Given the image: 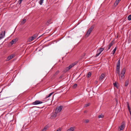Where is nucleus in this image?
<instances>
[{
	"instance_id": "obj_1",
	"label": "nucleus",
	"mask_w": 131,
	"mask_h": 131,
	"mask_svg": "<svg viewBox=\"0 0 131 131\" xmlns=\"http://www.w3.org/2000/svg\"><path fill=\"white\" fill-rule=\"evenodd\" d=\"M94 27V25H93L91 26L89 29L86 32V34L85 35V36L86 37H88L89 36L90 33L91 32L92 30L93 29Z\"/></svg>"
},
{
	"instance_id": "obj_2",
	"label": "nucleus",
	"mask_w": 131,
	"mask_h": 131,
	"mask_svg": "<svg viewBox=\"0 0 131 131\" xmlns=\"http://www.w3.org/2000/svg\"><path fill=\"white\" fill-rule=\"evenodd\" d=\"M44 101V100H43L42 101H40L38 100H36L34 102L32 103V104L34 105H36L41 104L43 102H43Z\"/></svg>"
},
{
	"instance_id": "obj_3",
	"label": "nucleus",
	"mask_w": 131,
	"mask_h": 131,
	"mask_svg": "<svg viewBox=\"0 0 131 131\" xmlns=\"http://www.w3.org/2000/svg\"><path fill=\"white\" fill-rule=\"evenodd\" d=\"M37 35L35 34L34 35L31 37H30L28 39V41L30 42L35 39L37 37Z\"/></svg>"
},
{
	"instance_id": "obj_4",
	"label": "nucleus",
	"mask_w": 131,
	"mask_h": 131,
	"mask_svg": "<svg viewBox=\"0 0 131 131\" xmlns=\"http://www.w3.org/2000/svg\"><path fill=\"white\" fill-rule=\"evenodd\" d=\"M125 126V123L124 122H123L122 123L121 125L118 128V130H123Z\"/></svg>"
},
{
	"instance_id": "obj_5",
	"label": "nucleus",
	"mask_w": 131,
	"mask_h": 131,
	"mask_svg": "<svg viewBox=\"0 0 131 131\" xmlns=\"http://www.w3.org/2000/svg\"><path fill=\"white\" fill-rule=\"evenodd\" d=\"M62 106H60L57 107L56 110L55 111L57 113L60 112L62 110Z\"/></svg>"
},
{
	"instance_id": "obj_6",
	"label": "nucleus",
	"mask_w": 131,
	"mask_h": 131,
	"mask_svg": "<svg viewBox=\"0 0 131 131\" xmlns=\"http://www.w3.org/2000/svg\"><path fill=\"white\" fill-rule=\"evenodd\" d=\"M5 31H2L1 33L0 34V40L3 38L5 36Z\"/></svg>"
},
{
	"instance_id": "obj_7",
	"label": "nucleus",
	"mask_w": 131,
	"mask_h": 131,
	"mask_svg": "<svg viewBox=\"0 0 131 131\" xmlns=\"http://www.w3.org/2000/svg\"><path fill=\"white\" fill-rule=\"evenodd\" d=\"M124 74L121 73V74H119V79L120 81L122 80L124 78Z\"/></svg>"
},
{
	"instance_id": "obj_8",
	"label": "nucleus",
	"mask_w": 131,
	"mask_h": 131,
	"mask_svg": "<svg viewBox=\"0 0 131 131\" xmlns=\"http://www.w3.org/2000/svg\"><path fill=\"white\" fill-rule=\"evenodd\" d=\"M77 63V62H75L70 65L68 67L69 68V69L70 70L71 69V68H72V67H73L75 65H76Z\"/></svg>"
},
{
	"instance_id": "obj_9",
	"label": "nucleus",
	"mask_w": 131,
	"mask_h": 131,
	"mask_svg": "<svg viewBox=\"0 0 131 131\" xmlns=\"http://www.w3.org/2000/svg\"><path fill=\"white\" fill-rule=\"evenodd\" d=\"M15 56V55L14 54H12L9 56H8L7 58V61H9L11 59L13 58Z\"/></svg>"
},
{
	"instance_id": "obj_10",
	"label": "nucleus",
	"mask_w": 131,
	"mask_h": 131,
	"mask_svg": "<svg viewBox=\"0 0 131 131\" xmlns=\"http://www.w3.org/2000/svg\"><path fill=\"white\" fill-rule=\"evenodd\" d=\"M57 112H55L53 113L51 116L52 118L55 117L57 116Z\"/></svg>"
},
{
	"instance_id": "obj_11",
	"label": "nucleus",
	"mask_w": 131,
	"mask_h": 131,
	"mask_svg": "<svg viewBox=\"0 0 131 131\" xmlns=\"http://www.w3.org/2000/svg\"><path fill=\"white\" fill-rule=\"evenodd\" d=\"M114 41H112L109 44L108 46V50L114 44Z\"/></svg>"
},
{
	"instance_id": "obj_12",
	"label": "nucleus",
	"mask_w": 131,
	"mask_h": 131,
	"mask_svg": "<svg viewBox=\"0 0 131 131\" xmlns=\"http://www.w3.org/2000/svg\"><path fill=\"white\" fill-rule=\"evenodd\" d=\"M102 52L100 51V50L97 49V54L96 55V57H97Z\"/></svg>"
},
{
	"instance_id": "obj_13",
	"label": "nucleus",
	"mask_w": 131,
	"mask_h": 131,
	"mask_svg": "<svg viewBox=\"0 0 131 131\" xmlns=\"http://www.w3.org/2000/svg\"><path fill=\"white\" fill-rule=\"evenodd\" d=\"M104 74L103 73L102 74H101L100 76V77L99 80L100 81L102 80V79L104 78Z\"/></svg>"
},
{
	"instance_id": "obj_14",
	"label": "nucleus",
	"mask_w": 131,
	"mask_h": 131,
	"mask_svg": "<svg viewBox=\"0 0 131 131\" xmlns=\"http://www.w3.org/2000/svg\"><path fill=\"white\" fill-rule=\"evenodd\" d=\"M75 128L74 127H71L69 129H68L67 131H73L74 129Z\"/></svg>"
},
{
	"instance_id": "obj_15",
	"label": "nucleus",
	"mask_w": 131,
	"mask_h": 131,
	"mask_svg": "<svg viewBox=\"0 0 131 131\" xmlns=\"http://www.w3.org/2000/svg\"><path fill=\"white\" fill-rule=\"evenodd\" d=\"M120 60H119L117 61V67H120Z\"/></svg>"
},
{
	"instance_id": "obj_16",
	"label": "nucleus",
	"mask_w": 131,
	"mask_h": 131,
	"mask_svg": "<svg viewBox=\"0 0 131 131\" xmlns=\"http://www.w3.org/2000/svg\"><path fill=\"white\" fill-rule=\"evenodd\" d=\"M26 21V19H24L21 22V24H24Z\"/></svg>"
},
{
	"instance_id": "obj_17",
	"label": "nucleus",
	"mask_w": 131,
	"mask_h": 131,
	"mask_svg": "<svg viewBox=\"0 0 131 131\" xmlns=\"http://www.w3.org/2000/svg\"><path fill=\"white\" fill-rule=\"evenodd\" d=\"M16 40V39H13L10 42V43L12 45L14 43H15Z\"/></svg>"
},
{
	"instance_id": "obj_18",
	"label": "nucleus",
	"mask_w": 131,
	"mask_h": 131,
	"mask_svg": "<svg viewBox=\"0 0 131 131\" xmlns=\"http://www.w3.org/2000/svg\"><path fill=\"white\" fill-rule=\"evenodd\" d=\"M69 70L68 67H67L64 69L63 71L64 72H66Z\"/></svg>"
},
{
	"instance_id": "obj_19",
	"label": "nucleus",
	"mask_w": 131,
	"mask_h": 131,
	"mask_svg": "<svg viewBox=\"0 0 131 131\" xmlns=\"http://www.w3.org/2000/svg\"><path fill=\"white\" fill-rule=\"evenodd\" d=\"M125 72L126 69L125 68H123L122 70L121 73H122L123 74H124L125 73Z\"/></svg>"
},
{
	"instance_id": "obj_20",
	"label": "nucleus",
	"mask_w": 131,
	"mask_h": 131,
	"mask_svg": "<svg viewBox=\"0 0 131 131\" xmlns=\"http://www.w3.org/2000/svg\"><path fill=\"white\" fill-rule=\"evenodd\" d=\"M48 128L47 126H45L42 130L41 131H46Z\"/></svg>"
},
{
	"instance_id": "obj_21",
	"label": "nucleus",
	"mask_w": 131,
	"mask_h": 131,
	"mask_svg": "<svg viewBox=\"0 0 131 131\" xmlns=\"http://www.w3.org/2000/svg\"><path fill=\"white\" fill-rule=\"evenodd\" d=\"M91 73L90 72H88V74L86 76L87 78H89L91 76Z\"/></svg>"
},
{
	"instance_id": "obj_22",
	"label": "nucleus",
	"mask_w": 131,
	"mask_h": 131,
	"mask_svg": "<svg viewBox=\"0 0 131 131\" xmlns=\"http://www.w3.org/2000/svg\"><path fill=\"white\" fill-rule=\"evenodd\" d=\"M104 117V115L103 114H101L100 115H99L98 116V118H102L103 117Z\"/></svg>"
},
{
	"instance_id": "obj_23",
	"label": "nucleus",
	"mask_w": 131,
	"mask_h": 131,
	"mask_svg": "<svg viewBox=\"0 0 131 131\" xmlns=\"http://www.w3.org/2000/svg\"><path fill=\"white\" fill-rule=\"evenodd\" d=\"M116 74H117L118 75L119 74L120 70H116Z\"/></svg>"
},
{
	"instance_id": "obj_24",
	"label": "nucleus",
	"mask_w": 131,
	"mask_h": 131,
	"mask_svg": "<svg viewBox=\"0 0 131 131\" xmlns=\"http://www.w3.org/2000/svg\"><path fill=\"white\" fill-rule=\"evenodd\" d=\"M44 0H40L39 2V3L40 5H41L42 4V3L43 2Z\"/></svg>"
},
{
	"instance_id": "obj_25",
	"label": "nucleus",
	"mask_w": 131,
	"mask_h": 131,
	"mask_svg": "<svg viewBox=\"0 0 131 131\" xmlns=\"http://www.w3.org/2000/svg\"><path fill=\"white\" fill-rule=\"evenodd\" d=\"M128 19L129 20H131V15H129L128 18Z\"/></svg>"
},
{
	"instance_id": "obj_26",
	"label": "nucleus",
	"mask_w": 131,
	"mask_h": 131,
	"mask_svg": "<svg viewBox=\"0 0 131 131\" xmlns=\"http://www.w3.org/2000/svg\"><path fill=\"white\" fill-rule=\"evenodd\" d=\"M116 50V48L115 47L112 51L113 54V55L114 54Z\"/></svg>"
},
{
	"instance_id": "obj_27",
	"label": "nucleus",
	"mask_w": 131,
	"mask_h": 131,
	"mask_svg": "<svg viewBox=\"0 0 131 131\" xmlns=\"http://www.w3.org/2000/svg\"><path fill=\"white\" fill-rule=\"evenodd\" d=\"M53 92L50 93V94H49L48 96H46V98H47L48 97H50L53 94Z\"/></svg>"
},
{
	"instance_id": "obj_28",
	"label": "nucleus",
	"mask_w": 131,
	"mask_h": 131,
	"mask_svg": "<svg viewBox=\"0 0 131 131\" xmlns=\"http://www.w3.org/2000/svg\"><path fill=\"white\" fill-rule=\"evenodd\" d=\"M99 50H100V51L102 52L104 49V48H100L99 49Z\"/></svg>"
},
{
	"instance_id": "obj_29",
	"label": "nucleus",
	"mask_w": 131,
	"mask_h": 131,
	"mask_svg": "<svg viewBox=\"0 0 131 131\" xmlns=\"http://www.w3.org/2000/svg\"><path fill=\"white\" fill-rule=\"evenodd\" d=\"M59 71H57L54 74V76H56L59 73Z\"/></svg>"
},
{
	"instance_id": "obj_30",
	"label": "nucleus",
	"mask_w": 131,
	"mask_h": 131,
	"mask_svg": "<svg viewBox=\"0 0 131 131\" xmlns=\"http://www.w3.org/2000/svg\"><path fill=\"white\" fill-rule=\"evenodd\" d=\"M90 105V104L89 103L87 104H86L84 106V107H86L88 106H89Z\"/></svg>"
},
{
	"instance_id": "obj_31",
	"label": "nucleus",
	"mask_w": 131,
	"mask_h": 131,
	"mask_svg": "<svg viewBox=\"0 0 131 131\" xmlns=\"http://www.w3.org/2000/svg\"><path fill=\"white\" fill-rule=\"evenodd\" d=\"M77 84H75L73 85L72 87L73 88H75L77 87Z\"/></svg>"
},
{
	"instance_id": "obj_32",
	"label": "nucleus",
	"mask_w": 131,
	"mask_h": 131,
	"mask_svg": "<svg viewBox=\"0 0 131 131\" xmlns=\"http://www.w3.org/2000/svg\"><path fill=\"white\" fill-rule=\"evenodd\" d=\"M128 81H126L125 82V86H127L128 85Z\"/></svg>"
},
{
	"instance_id": "obj_33",
	"label": "nucleus",
	"mask_w": 131,
	"mask_h": 131,
	"mask_svg": "<svg viewBox=\"0 0 131 131\" xmlns=\"http://www.w3.org/2000/svg\"><path fill=\"white\" fill-rule=\"evenodd\" d=\"M113 85L114 86L116 87V88H118V86H117L116 83V82L113 83Z\"/></svg>"
},
{
	"instance_id": "obj_34",
	"label": "nucleus",
	"mask_w": 131,
	"mask_h": 131,
	"mask_svg": "<svg viewBox=\"0 0 131 131\" xmlns=\"http://www.w3.org/2000/svg\"><path fill=\"white\" fill-rule=\"evenodd\" d=\"M61 128H59L56 131H61Z\"/></svg>"
},
{
	"instance_id": "obj_35",
	"label": "nucleus",
	"mask_w": 131,
	"mask_h": 131,
	"mask_svg": "<svg viewBox=\"0 0 131 131\" xmlns=\"http://www.w3.org/2000/svg\"><path fill=\"white\" fill-rule=\"evenodd\" d=\"M23 0H19V1H18V3L19 4H21L22 1H23Z\"/></svg>"
},
{
	"instance_id": "obj_36",
	"label": "nucleus",
	"mask_w": 131,
	"mask_h": 131,
	"mask_svg": "<svg viewBox=\"0 0 131 131\" xmlns=\"http://www.w3.org/2000/svg\"><path fill=\"white\" fill-rule=\"evenodd\" d=\"M50 21H51V20H48L47 23H46V24H48V23H49L50 22Z\"/></svg>"
},
{
	"instance_id": "obj_37",
	"label": "nucleus",
	"mask_w": 131,
	"mask_h": 131,
	"mask_svg": "<svg viewBox=\"0 0 131 131\" xmlns=\"http://www.w3.org/2000/svg\"><path fill=\"white\" fill-rule=\"evenodd\" d=\"M119 1H117V0L116 1L115 3V4H116L117 5L118 4V3H119Z\"/></svg>"
},
{
	"instance_id": "obj_38",
	"label": "nucleus",
	"mask_w": 131,
	"mask_h": 131,
	"mask_svg": "<svg viewBox=\"0 0 131 131\" xmlns=\"http://www.w3.org/2000/svg\"><path fill=\"white\" fill-rule=\"evenodd\" d=\"M128 110L129 111H130V107H129V105L128 104Z\"/></svg>"
},
{
	"instance_id": "obj_39",
	"label": "nucleus",
	"mask_w": 131,
	"mask_h": 131,
	"mask_svg": "<svg viewBox=\"0 0 131 131\" xmlns=\"http://www.w3.org/2000/svg\"><path fill=\"white\" fill-rule=\"evenodd\" d=\"M89 122V120L88 119H86L85 120V122L86 123H87Z\"/></svg>"
},
{
	"instance_id": "obj_40",
	"label": "nucleus",
	"mask_w": 131,
	"mask_h": 131,
	"mask_svg": "<svg viewBox=\"0 0 131 131\" xmlns=\"http://www.w3.org/2000/svg\"><path fill=\"white\" fill-rule=\"evenodd\" d=\"M120 67H117V68L116 70H120Z\"/></svg>"
},
{
	"instance_id": "obj_41",
	"label": "nucleus",
	"mask_w": 131,
	"mask_h": 131,
	"mask_svg": "<svg viewBox=\"0 0 131 131\" xmlns=\"http://www.w3.org/2000/svg\"><path fill=\"white\" fill-rule=\"evenodd\" d=\"M86 112H87L86 111H84V113H86Z\"/></svg>"
},
{
	"instance_id": "obj_42",
	"label": "nucleus",
	"mask_w": 131,
	"mask_h": 131,
	"mask_svg": "<svg viewBox=\"0 0 131 131\" xmlns=\"http://www.w3.org/2000/svg\"><path fill=\"white\" fill-rule=\"evenodd\" d=\"M117 0L118 1H121V0Z\"/></svg>"
}]
</instances>
